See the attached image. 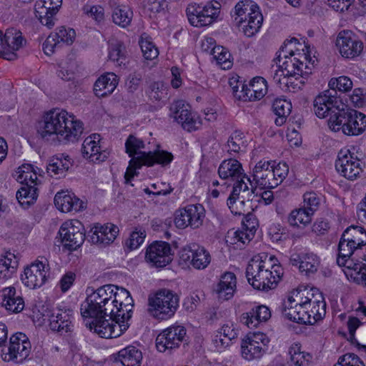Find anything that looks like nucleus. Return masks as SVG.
<instances>
[{"label": "nucleus", "instance_id": "9b49d317", "mask_svg": "<svg viewBox=\"0 0 366 366\" xmlns=\"http://www.w3.org/2000/svg\"><path fill=\"white\" fill-rule=\"evenodd\" d=\"M361 161L348 149H342L335 162V168L345 178L353 180L362 172Z\"/></svg>", "mask_w": 366, "mask_h": 366}, {"label": "nucleus", "instance_id": "b1692460", "mask_svg": "<svg viewBox=\"0 0 366 366\" xmlns=\"http://www.w3.org/2000/svg\"><path fill=\"white\" fill-rule=\"evenodd\" d=\"M114 362H121L124 366H141L142 360V352L134 346H128L116 355Z\"/></svg>", "mask_w": 366, "mask_h": 366}, {"label": "nucleus", "instance_id": "a18cd8bd", "mask_svg": "<svg viewBox=\"0 0 366 366\" xmlns=\"http://www.w3.org/2000/svg\"><path fill=\"white\" fill-rule=\"evenodd\" d=\"M132 16L133 11L126 6H117L112 13L113 22L123 28L130 24Z\"/></svg>", "mask_w": 366, "mask_h": 366}, {"label": "nucleus", "instance_id": "6e6d98bb", "mask_svg": "<svg viewBox=\"0 0 366 366\" xmlns=\"http://www.w3.org/2000/svg\"><path fill=\"white\" fill-rule=\"evenodd\" d=\"M177 248V243L162 241V268L172 262Z\"/></svg>", "mask_w": 366, "mask_h": 366}, {"label": "nucleus", "instance_id": "aec40b11", "mask_svg": "<svg viewBox=\"0 0 366 366\" xmlns=\"http://www.w3.org/2000/svg\"><path fill=\"white\" fill-rule=\"evenodd\" d=\"M236 276L232 272H225L221 276L219 283L215 286L214 291L219 300H228L231 299L236 289Z\"/></svg>", "mask_w": 366, "mask_h": 366}, {"label": "nucleus", "instance_id": "3c124183", "mask_svg": "<svg viewBox=\"0 0 366 366\" xmlns=\"http://www.w3.org/2000/svg\"><path fill=\"white\" fill-rule=\"evenodd\" d=\"M212 54L222 69H229L232 66L231 54L224 47L222 46H214L212 49Z\"/></svg>", "mask_w": 366, "mask_h": 366}, {"label": "nucleus", "instance_id": "c9c22d12", "mask_svg": "<svg viewBox=\"0 0 366 366\" xmlns=\"http://www.w3.org/2000/svg\"><path fill=\"white\" fill-rule=\"evenodd\" d=\"M342 235L346 238V241L352 242L360 249L366 244V231L362 227L351 225Z\"/></svg>", "mask_w": 366, "mask_h": 366}, {"label": "nucleus", "instance_id": "4c0bfd02", "mask_svg": "<svg viewBox=\"0 0 366 366\" xmlns=\"http://www.w3.org/2000/svg\"><path fill=\"white\" fill-rule=\"evenodd\" d=\"M18 260L11 252H6L0 259V279H9L16 272Z\"/></svg>", "mask_w": 366, "mask_h": 366}, {"label": "nucleus", "instance_id": "09e8293b", "mask_svg": "<svg viewBox=\"0 0 366 366\" xmlns=\"http://www.w3.org/2000/svg\"><path fill=\"white\" fill-rule=\"evenodd\" d=\"M302 262L300 264V271L307 274L316 272L320 264L319 257L314 253L302 254Z\"/></svg>", "mask_w": 366, "mask_h": 366}, {"label": "nucleus", "instance_id": "79ce46f5", "mask_svg": "<svg viewBox=\"0 0 366 366\" xmlns=\"http://www.w3.org/2000/svg\"><path fill=\"white\" fill-rule=\"evenodd\" d=\"M4 46L13 50H19L26 44V39L20 31L11 28L4 34Z\"/></svg>", "mask_w": 366, "mask_h": 366}, {"label": "nucleus", "instance_id": "ea45409f", "mask_svg": "<svg viewBox=\"0 0 366 366\" xmlns=\"http://www.w3.org/2000/svg\"><path fill=\"white\" fill-rule=\"evenodd\" d=\"M315 297L316 295L312 292V297H310V292L307 288L304 287L301 289L299 287L292 292V295L288 297V302H290V304L297 302L296 305L300 309H307V307L311 306V302Z\"/></svg>", "mask_w": 366, "mask_h": 366}, {"label": "nucleus", "instance_id": "c03bdc74", "mask_svg": "<svg viewBox=\"0 0 366 366\" xmlns=\"http://www.w3.org/2000/svg\"><path fill=\"white\" fill-rule=\"evenodd\" d=\"M290 359L288 362L295 366H307L311 358L309 353L301 351L300 344L292 345L288 351Z\"/></svg>", "mask_w": 366, "mask_h": 366}, {"label": "nucleus", "instance_id": "ddd939ff", "mask_svg": "<svg viewBox=\"0 0 366 366\" xmlns=\"http://www.w3.org/2000/svg\"><path fill=\"white\" fill-rule=\"evenodd\" d=\"M119 232L117 226L112 223L97 224L89 232V241L93 244L105 247L112 243Z\"/></svg>", "mask_w": 366, "mask_h": 366}, {"label": "nucleus", "instance_id": "bb28decb", "mask_svg": "<svg viewBox=\"0 0 366 366\" xmlns=\"http://www.w3.org/2000/svg\"><path fill=\"white\" fill-rule=\"evenodd\" d=\"M2 305L7 310L14 313L20 312L24 307V302L21 297L16 295V289L13 287L2 290Z\"/></svg>", "mask_w": 366, "mask_h": 366}, {"label": "nucleus", "instance_id": "603ef678", "mask_svg": "<svg viewBox=\"0 0 366 366\" xmlns=\"http://www.w3.org/2000/svg\"><path fill=\"white\" fill-rule=\"evenodd\" d=\"M244 135L240 131H234L231 134L228 140L227 147L229 153H238L241 152L242 147L245 148L246 144L244 141Z\"/></svg>", "mask_w": 366, "mask_h": 366}, {"label": "nucleus", "instance_id": "412c9836", "mask_svg": "<svg viewBox=\"0 0 366 366\" xmlns=\"http://www.w3.org/2000/svg\"><path fill=\"white\" fill-rule=\"evenodd\" d=\"M274 272L276 275H273L272 272L268 269H265L264 267L263 269L259 272L260 273H257V276L253 280L250 285L253 288L262 291H268L275 288L280 279V272L277 269H274Z\"/></svg>", "mask_w": 366, "mask_h": 366}, {"label": "nucleus", "instance_id": "864d4df0", "mask_svg": "<svg viewBox=\"0 0 366 366\" xmlns=\"http://www.w3.org/2000/svg\"><path fill=\"white\" fill-rule=\"evenodd\" d=\"M51 35L56 39L57 44L61 46V44L70 45L73 43L76 32L72 29H66L64 27H60L57 29L55 33L51 34Z\"/></svg>", "mask_w": 366, "mask_h": 366}, {"label": "nucleus", "instance_id": "e2e57ef3", "mask_svg": "<svg viewBox=\"0 0 366 366\" xmlns=\"http://www.w3.org/2000/svg\"><path fill=\"white\" fill-rule=\"evenodd\" d=\"M264 267V262L259 259H252L249 262L246 269V277L249 284L256 278L257 273H260L259 272L262 271Z\"/></svg>", "mask_w": 366, "mask_h": 366}, {"label": "nucleus", "instance_id": "338daca9", "mask_svg": "<svg viewBox=\"0 0 366 366\" xmlns=\"http://www.w3.org/2000/svg\"><path fill=\"white\" fill-rule=\"evenodd\" d=\"M31 169V165H27L26 167L24 166L22 167H19V179L23 183L24 185L31 184L36 186V180L37 179V177L36 173L30 171Z\"/></svg>", "mask_w": 366, "mask_h": 366}, {"label": "nucleus", "instance_id": "774afa93", "mask_svg": "<svg viewBox=\"0 0 366 366\" xmlns=\"http://www.w3.org/2000/svg\"><path fill=\"white\" fill-rule=\"evenodd\" d=\"M202 6H189L187 9V15L189 23L197 27H201V14Z\"/></svg>", "mask_w": 366, "mask_h": 366}, {"label": "nucleus", "instance_id": "393cba45", "mask_svg": "<svg viewBox=\"0 0 366 366\" xmlns=\"http://www.w3.org/2000/svg\"><path fill=\"white\" fill-rule=\"evenodd\" d=\"M186 335V330L182 326H172L162 331V335L165 339V342L162 341V346L164 350L179 347Z\"/></svg>", "mask_w": 366, "mask_h": 366}, {"label": "nucleus", "instance_id": "f3484780", "mask_svg": "<svg viewBox=\"0 0 366 366\" xmlns=\"http://www.w3.org/2000/svg\"><path fill=\"white\" fill-rule=\"evenodd\" d=\"M100 135L98 134H93L84 139L81 149L84 158L94 163L104 162L107 159L108 153L100 151L98 145Z\"/></svg>", "mask_w": 366, "mask_h": 366}, {"label": "nucleus", "instance_id": "58836bf2", "mask_svg": "<svg viewBox=\"0 0 366 366\" xmlns=\"http://www.w3.org/2000/svg\"><path fill=\"white\" fill-rule=\"evenodd\" d=\"M263 22V16L261 12L256 13L254 16H250L249 18H244L242 23H238L242 26L244 34L251 37L257 34L261 28Z\"/></svg>", "mask_w": 366, "mask_h": 366}, {"label": "nucleus", "instance_id": "20e7f679", "mask_svg": "<svg viewBox=\"0 0 366 366\" xmlns=\"http://www.w3.org/2000/svg\"><path fill=\"white\" fill-rule=\"evenodd\" d=\"M144 147V142L130 134L125 142V149L128 155L132 157L129 162L124 174V183L127 184H133L131 183L132 179L137 176L139 172L137 171L143 165L151 167L154 163H160V152L157 149L154 152H141L140 149Z\"/></svg>", "mask_w": 366, "mask_h": 366}, {"label": "nucleus", "instance_id": "0eeeda50", "mask_svg": "<svg viewBox=\"0 0 366 366\" xmlns=\"http://www.w3.org/2000/svg\"><path fill=\"white\" fill-rule=\"evenodd\" d=\"M269 342V337L263 332L247 334L241 343L242 357L247 360L260 358L267 350Z\"/></svg>", "mask_w": 366, "mask_h": 366}, {"label": "nucleus", "instance_id": "423d86ee", "mask_svg": "<svg viewBox=\"0 0 366 366\" xmlns=\"http://www.w3.org/2000/svg\"><path fill=\"white\" fill-rule=\"evenodd\" d=\"M169 116L180 124L183 129L192 132L201 124L198 117L192 113L191 106L184 100L174 101L169 106Z\"/></svg>", "mask_w": 366, "mask_h": 366}, {"label": "nucleus", "instance_id": "dca6fc26", "mask_svg": "<svg viewBox=\"0 0 366 366\" xmlns=\"http://www.w3.org/2000/svg\"><path fill=\"white\" fill-rule=\"evenodd\" d=\"M54 204L56 208L63 212H76L86 208V204L82 200L68 191L57 192L54 197Z\"/></svg>", "mask_w": 366, "mask_h": 366}, {"label": "nucleus", "instance_id": "c756f323", "mask_svg": "<svg viewBox=\"0 0 366 366\" xmlns=\"http://www.w3.org/2000/svg\"><path fill=\"white\" fill-rule=\"evenodd\" d=\"M252 214H248L246 217V222L248 224H246L243 221V226L242 229H237L236 231L232 232V238L234 239V242L232 244H237V242L242 243V244H245L251 241V239L254 237V233L256 231L255 225L254 224L255 222H251V217Z\"/></svg>", "mask_w": 366, "mask_h": 366}, {"label": "nucleus", "instance_id": "13d9d810", "mask_svg": "<svg viewBox=\"0 0 366 366\" xmlns=\"http://www.w3.org/2000/svg\"><path fill=\"white\" fill-rule=\"evenodd\" d=\"M81 10L84 15L92 18L98 24L103 22L104 20V9L99 5L86 4Z\"/></svg>", "mask_w": 366, "mask_h": 366}, {"label": "nucleus", "instance_id": "0e129e2a", "mask_svg": "<svg viewBox=\"0 0 366 366\" xmlns=\"http://www.w3.org/2000/svg\"><path fill=\"white\" fill-rule=\"evenodd\" d=\"M334 366H365V364L357 355L346 353L339 357Z\"/></svg>", "mask_w": 366, "mask_h": 366}, {"label": "nucleus", "instance_id": "473e14b6", "mask_svg": "<svg viewBox=\"0 0 366 366\" xmlns=\"http://www.w3.org/2000/svg\"><path fill=\"white\" fill-rule=\"evenodd\" d=\"M274 113L277 116L274 123L277 126L283 125L292 110V104L286 99H276L272 104Z\"/></svg>", "mask_w": 366, "mask_h": 366}, {"label": "nucleus", "instance_id": "c85d7f7f", "mask_svg": "<svg viewBox=\"0 0 366 366\" xmlns=\"http://www.w3.org/2000/svg\"><path fill=\"white\" fill-rule=\"evenodd\" d=\"M126 296L122 304H119L117 307L119 312L114 313V316L117 326L124 324L128 325L129 327L130 325L128 322L132 316L134 300L129 291Z\"/></svg>", "mask_w": 366, "mask_h": 366}, {"label": "nucleus", "instance_id": "de8ad7c7", "mask_svg": "<svg viewBox=\"0 0 366 366\" xmlns=\"http://www.w3.org/2000/svg\"><path fill=\"white\" fill-rule=\"evenodd\" d=\"M195 252L191 264L198 269H204L210 263L211 257L209 253L203 247L194 243Z\"/></svg>", "mask_w": 366, "mask_h": 366}, {"label": "nucleus", "instance_id": "a878e982", "mask_svg": "<svg viewBox=\"0 0 366 366\" xmlns=\"http://www.w3.org/2000/svg\"><path fill=\"white\" fill-rule=\"evenodd\" d=\"M179 296L172 290L162 288V320L172 317L179 306Z\"/></svg>", "mask_w": 366, "mask_h": 366}, {"label": "nucleus", "instance_id": "a211bd4d", "mask_svg": "<svg viewBox=\"0 0 366 366\" xmlns=\"http://www.w3.org/2000/svg\"><path fill=\"white\" fill-rule=\"evenodd\" d=\"M271 317L269 309L263 305L252 308L249 312L243 313L240 322L249 328L257 327L261 322H267Z\"/></svg>", "mask_w": 366, "mask_h": 366}, {"label": "nucleus", "instance_id": "f03ea898", "mask_svg": "<svg viewBox=\"0 0 366 366\" xmlns=\"http://www.w3.org/2000/svg\"><path fill=\"white\" fill-rule=\"evenodd\" d=\"M335 95L320 93L314 100L315 114L319 118L330 116L328 125L334 132L342 131L348 136H357L366 129V115L350 108Z\"/></svg>", "mask_w": 366, "mask_h": 366}, {"label": "nucleus", "instance_id": "39448f33", "mask_svg": "<svg viewBox=\"0 0 366 366\" xmlns=\"http://www.w3.org/2000/svg\"><path fill=\"white\" fill-rule=\"evenodd\" d=\"M58 234L63 247L69 251H74L79 248L86 238L84 225L77 219L64 222Z\"/></svg>", "mask_w": 366, "mask_h": 366}, {"label": "nucleus", "instance_id": "1a4fd4ad", "mask_svg": "<svg viewBox=\"0 0 366 366\" xmlns=\"http://www.w3.org/2000/svg\"><path fill=\"white\" fill-rule=\"evenodd\" d=\"M31 348V343L26 335L16 333L10 337L7 352L2 355L3 359L8 362L21 363L29 355Z\"/></svg>", "mask_w": 366, "mask_h": 366}, {"label": "nucleus", "instance_id": "f8f14e48", "mask_svg": "<svg viewBox=\"0 0 366 366\" xmlns=\"http://www.w3.org/2000/svg\"><path fill=\"white\" fill-rule=\"evenodd\" d=\"M341 55L345 58H354L361 54L363 50V42L351 31H342L336 39Z\"/></svg>", "mask_w": 366, "mask_h": 366}, {"label": "nucleus", "instance_id": "5fc2aeb1", "mask_svg": "<svg viewBox=\"0 0 366 366\" xmlns=\"http://www.w3.org/2000/svg\"><path fill=\"white\" fill-rule=\"evenodd\" d=\"M139 46L143 53V56L146 59L152 60L157 58L159 55V49L154 44L150 38H141L139 40Z\"/></svg>", "mask_w": 366, "mask_h": 366}, {"label": "nucleus", "instance_id": "2eb2a0df", "mask_svg": "<svg viewBox=\"0 0 366 366\" xmlns=\"http://www.w3.org/2000/svg\"><path fill=\"white\" fill-rule=\"evenodd\" d=\"M253 181L260 189H272L277 187L271 168V162L259 161L253 169Z\"/></svg>", "mask_w": 366, "mask_h": 366}, {"label": "nucleus", "instance_id": "37998d69", "mask_svg": "<svg viewBox=\"0 0 366 366\" xmlns=\"http://www.w3.org/2000/svg\"><path fill=\"white\" fill-rule=\"evenodd\" d=\"M312 213L303 207L292 210L287 217V222L292 227H305L312 221Z\"/></svg>", "mask_w": 366, "mask_h": 366}, {"label": "nucleus", "instance_id": "052dcab7", "mask_svg": "<svg viewBox=\"0 0 366 366\" xmlns=\"http://www.w3.org/2000/svg\"><path fill=\"white\" fill-rule=\"evenodd\" d=\"M146 237V232L144 230H138L136 229L133 231L129 239L125 242V247L132 251L138 248L144 242Z\"/></svg>", "mask_w": 366, "mask_h": 366}, {"label": "nucleus", "instance_id": "9d476101", "mask_svg": "<svg viewBox=\"0 0 366 366\" xmlns=\"http://www.w3.org/2000/svg\"><path fill=\"white\" fill-rule=\"evenodd\" d=\"M49 266L47 259L36 260L25 268L21 275L22 282L30 289H35L43 285L49 277Z\"/></svg>", "mask_w": 366, "mask_h": 366}, {"label": "nucleus", "instance_id": "49530a36", "mask_svg": "<svg viewBox=\"0 0 366 366\" xmlns=\"http://www.w3.org/2000/svg\"><path fill=\"white\" fill-rule=\"evenodd\" d=\"M146 312L155 320L160 317V290L151 291L148 295Z\"/></svg>", "mask_w": 366, "mask_h": 366}, {"label": "nucleus", "instance_id": "8fccbe9b", "mask_svg": "<svg viewBox=\"0 0 366 366\" xmlns=\"http://www.w3.org/2000/svg\"><path fill=\"white\" fill-rule=\"evenodd\" d=\"M145 260L152 267H160V242L154 241L149 244L145 252Z\"/></svg>", "mask_w": 366, "mask_h": 366}, {"label": "nucleus", "instance_id": "e433bc0d", "mask_svg": "<svg viewBox=\"0 0 366 366\" xmlns=\"http://www.w3.org/2000/svg\"><path fill=\"white\" fill-rule=\"evenodd\" d=\"M38 189L35 185L26 184L22 186L16 192V199L24 208L34 204L38 197Z\"/></svg>", "mask_w": 366, "mask_h": 366}, {"label": "nucleus", "instance_id": "7ed1b4c3", "mask_svg": "<svg viewBox=\"0 0 366 366\" xmlns=\"http://www.w3.org/2000/svg\"><path fill=\"white\" fill-rule=\"evenodd\" d=\"M83 131V123L80 120L59 108L46 112L38 129V133L43 139H56L63 144L77 142Z\"/></svg>", "mask_w": 366, "mask_h": 366}, {"label": "nucleus", "instance_id": "7c9ffc66", "mask_svg": "<svg viewBox=\"0 0 366 366\" xmlns=\"http://www.w3.org/2000/svg\"><path fill=\"white\" fill-rule=\"evenodd\" d=\"M260 12L258 5L252 0H241L234 6L233 13L237 17L238 23H242L244 18H249L250 16L256 15V13Z\"/></svg>", "mask_w": 366, "mask_h": 366}, {"label": "nucleus", "instance_id": "6ab92c4d", "mask_svg": "<svg viewBox=\"0 0 366 366\" xmlns=\"http://www.w3.org/2000/svg\"><path fill=\"white\" fill-rule=\"evenodd\" d=\"M72 165L73 161L69 155L59 154L50 159L46 170L51 177L55 176L56 179H59L66 176Z\"/></svg>", "mask_w": 366, "mask_h": 366}, {"label": "nucleus", "instance_id": "72a5a7b5", "mask_svg": "<svg viewBox=\"0 0 366 366\" xmlns=\"http://www.w3.org/2000/svg\"><path fill=\"white\" fill-rule=\"evenodd\" d=\"M316 297L311 302L309 307V315L311 317V325H314L317 321L322 320L326 314V303L322 295L316 291Z\"/></svg>", "mask_w": 366, "mask_h": 366}, {"label": "nucleus", "instance_id": "2f4dec72", "mask_svg": "<svg viewBox=\"0 0 366 366\" xmlns=\"http://www.w3.org/2000/svg\"><path fill=\"white\" fill-rule=\"evenodd\" d=\"M109 58L119 66L127 63V51L124 44L118 40H112L109 44Z\"/></svg>", "mask_w": 366, "mask_h": 366}, {"label": "nucleus", "instance_id": "5701e85b", "mask_svg": "<svg viewBox=\"0 0 366 366\" xmlns=\"http://www.w3.org/2000/svg\"><path fill=\"white\" fill-rule=\"evenodd\" d=\"M71 310H60L59 309L56 314H52L49 317L50 328L53 331L59 332H67L71 330Z\"/></svg>", "mask_w": 366, "mask_h": 366}, {"label": "nucleus", "instance_id": "f704fd0d", "mask_svg": "<svg viewBox=\"0 0 366 366\" xmlns=\"http://www.w3.org/2000/svg\"><path fill=\"white\" fill-rule=\"evenodd\" d=\"M220 8L221 4L217 1H211L202 6L201 27L212 24L217 19Z\"/></svg>", "mask_w": 366, "mask_h": 366}, {"label": "nucleus", "instance_id": "69168bd1", "mask_svg": "<svg viewBox=\"0 0 366 366\" xmlns=\"http://www.w3.org/2000/svg\"><path fill=\"white\" fill-rule=\"evenodd\" d=\"M271 168L273 172L274 179L277 181V186L280 184L286 178L289 172V167L286 163L276 164L274 162H271Z\"/></svg>", "mask_w": 366, "mask_h": 366}, {"label": "nucleus", "instance_id": "4be33fe9", "mask_svg": "<svg viewBox=\"0 0 366 366\" xmlns=\"http://www.w3.org/2000/svg\"><path fill=\"white\" fill-rule=\"evenodd\" d=\"M360 249L355 244L349 241H346V238L341 236L338 244V254L337 257V263L340 267H345L348 269H352L354 264L353 259H351L352 255L355 251Z\"/></svg>", "mask_w": 366, "mask_h": 366}, {"label": "nucleus", "instance_id": "f257e3e1", "mask_svg": "<svg viewBox=\"0 0 366 366\" xmlns=\"http://www.w3.org/2000/svg\"><path fill=\"white\" fill-rule=\"evenodd\" d=\"M114 285H105L87 295L81 305V315L84 318H90L91 321L85 325L91 331L102 338H115L119 337L127 329L128 325L115 324L114 313L119 312L111 301Z\"/></svg>", "mask_w": 366, "mask_h": 366}, {"label": "nucleus", "instance_id": "680f3d73", "mask_svg": "<svg viewBox=\"0 0 366 366\" xmlns=\"http://www.w3.org/2000/svg\"><path fill=\"white\" fill-rule=\"evenodd\" d=\"M300 310L297 305H295V306L293 307L292 304H290V302H288V305H285L282 310V315L289 320L297 323H299V322H305V320L307 321V318H306L305 315H302L303 317L299 316Z\"/></svg>", "mask_w": 366, "mask_h": 366}, {"label": "nucleus", "instance_id": "bf43d9fd", "mask_svg": "<svg viewBox=\"0 0 366 366\" xmlns=\"http://www.w3.org/2000/svg\"><path fill=\"white\" fill-rule=\"evenodd\" d=\"M303 207L313 215L320 205L321 198L314 192H306L303 195Z\"/></svg>", "mask_w": 366, "mask_h": 366}, {"label": "nucleus", "instance_id": "a19ab883", "mask_svg": "<svg viewBox=\"0 0 366 366\" xmlns=\"http://www.w3.org/2000/svg\"><path fill=\"white\" fill-rule=\"evenodd\" d=\"M119 84V77L114 73H106L100 76L95 81L94 92L107 90L114 92Z\"/></svg>", "mask_w": 366, "mask_h": 366}, {"label": "nucleus", "instance_id": "4d7b16f0", "mask_svg": "<svg viewBox=\"0 0 366 366\" xmlns=\"http://www.w3.org/2000/svg\"><path fill=\"white\" fill-rule=\"evenodd\" d=\"M328 86L330 89L337 90V92H350L353 84L351 79L345 76H341L338 78H332Z\"/></svg>", "mask_w": 366, "mask_h": 366}, {"label": "nucleus", "instance_id": "6e6552de", "mask_svg": "<svg viewBox=\"0 0 366 366\" xmlns=\"http://www.w3.org/2000/svg\"><path fill=\"white\" fill-rule=\"evenodd\" d=\"M204 217L205 209L202 204H189L176 211L174 222L179 229H197L202 225Z\"/></svg>", "mask_w": 366, "mask_h": 366}, {"label": "nucleus", "instance_id": "cd10ccee", "mask_svg": "<svg viewBox=\"0 0 366 366\" xmlns=\"http://www.w3.org/2000/svg\"><path fill=\"white\" fill-rule=\"evenodd\" d=\"M218 174L220 178L238 179L243 175L241 163L235 159L224 160L219 165Z\"/></svg>", "mask_w": 366, "mask_h": 366}, {"label": "nucleus", "instance_id": "4468645a", "mask_svg": "<svg viewBox=\"0 0 366 366\" xmlns=\"http://www.w3.org/2000/svg\"><path fill=\"white\" fill-rule=\"evenodd\" d=\"M61 4V0H39L35 4L36 16L40 22L51 28L54 26V16Z\"/></svg>", "mask_w": 366, "mask_h": 366}]
</instances>
